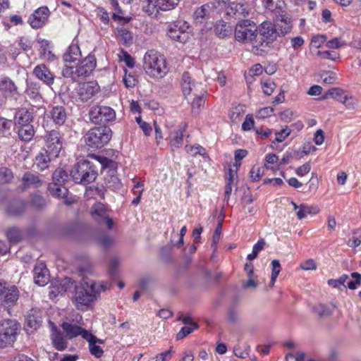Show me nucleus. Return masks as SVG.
Returning <instances> with one entry per match:
<instances>
[{
  "mask_svg": "<svg viewBox=\"0 0 361 361\" xmlns=\"http://www.w3.org/2000/svg\"><path fill=\"white\" fill-rule=\"evenodd\" d=\"M173 353V351L170 348L169 350L157 355L156 357V361L169 360L172 357Z\"/></svg>",
  "mask_w": 361,
  "mask_h": 361,
  "instance_id": "obj_64",
  "label": "nucleus"
},
{
  "mask_svg": "<svg viewBox=\"0 0 361 361\" xmlns=\"http://www.w3.org/2000/svg\"><path fill=\"white\" fill-rule=\"evenodd\" d=\"M345 91L339 87H333L329 89L327 92L322 97V99H326L330 97L341 102L343 97H345Z\"/></svg>",
  "mask_w": 361,
  "mask_h": 361,
  "instance_id": "obj_37",
  "label": "nucleus"
},
{
  "mask_svg": "<svg viewBox=\"0 0 361 361\" xmlns=\"http://www.w3.org/2000/svg\"><path fill=\"white\" fill-rule=\"evenodd\" d=\"M271 267H272V271H271V276L270 279V284L271 286H274L276 280L281 270V264L279 263V261L277 259H274L271 261Z\"/></svg>",
  "mask_w": 361,
  "mask_h": 361,
  "instance_id": "obj_42",
  "label": "nucleus"
},
{
  "mask_svg": "<svg viewBox=\"0 0 361 361\" xmlns=\"http://www.w3.org/2000/svg\"><path fill=\"white\" fill-rule=\"evenodd\" d=\"M20 328V324L13 319L0 322V348L10 346L16 342Z\"/></svg>",
  "mask_w": 361,
  "mask_h": 361,
  "instance_id": "obj_5",
  "label": "nucleus"
},
{
  "mask_svg": "<svg viewBox=\"0 0 361 361\" xmlns=\"http://www.w3.org/2000/svg\"><path fill=\"white\" fill-rule=\"evenodd\" d=\"M181 87L185 97L190 94L196 95L200 90H203L202 83L195 82L188 72L183 73Z\"/></svg>",
  "mask_w": 361,
  "mask_h": 361,
  "instance_id": "obj_13",
  "label": "nucleus"
},
{
  "mask_svg": "<svg viewBox=\"0 0 361 361\" xmlns=\"http://www.w3.org/2000/svg\"><path fill=\"white\" fill-rule=\"evenodd\" d=\"M214 12L215 9L212 5L204 4L195 11L193 13L194 22L197 25L206 23L213 18Z\"/></svg>",
  "mask_w": 361,
  "mask_h": 361,
  "instance_id": "obj_17",
  "label": "nucleus"
},
{
  "mask_svg": "<svg viewBox=\"0 0 361 361\" xmlns=\"http://www.w3.org/2000/svg\"><path fill=\"white\" fill-rule=\"evenodd\" d=\"M198 327V324H192V326H185L182 327L180 331L177 334L176 338L178 340L183 338Z\"/></svg>",
  "mask_w": 361,
  "mask_h": 361,
  "instance_id": "obj_47",
  "label": "nucleus"
},
{
  "mask_svg": "<svg viewBox=\"0 0 361 361\" xmlns=\"http://www.w3.org/2000/svg\"><path fill=\"white\" fill-rule=\"evenodd\" d=\"M345 44L344 40L341 37H335L326 42V47L329 49H339Z\"/></svg>",
  "mask_w": 361,
  "mask_h": 361,
  "instance_id": "obj_50",
  "label": "nucleus"
},
{
  "mask_svg": "<svg viewBox=\"0 0 361 361\" xmlns=\"http://www.w3.org/2000/svg\"><path fill=\"white\" fill-rule=\"evenodd\" d=\"M13 173L6 168L0 169V183H9L13 178Z\"/></svg>",
  "mask_w": 361,
  "mask_h": 361,
  "instance_id": "obj_49",
  "label": "nucleus"
},
{
  "mask_svg": "<svg viewBox=\"0 0 361 361\" xmlns=\"http://www.w3.org/2000/svg\"><path fill=\"white\" fill-rule=\"evenodd\" d=\"M14 118L16 124L20 127L24 125H30L33 120V115L26 108H21L16 111Z\"/></svg>",
  "mask_w": 361,
  "mask_h": 361,
  "instance_id": "obj_28",
  "label": "nucleus"
},
{
  "mask_svg": "<svg viewBox=\"0 0 361 361\" xmlns=\"http://www.w3.org/2000/svg\"><path fill=\"white\" fill-rule=\"evenodd\" d=\"M97 65L96 58L93 55H88L82 61H79L74 66H68L62 70V75L65 78H71L76 80L79 78L90 75Z\"/></svg>",
  "mask_w": 361,
  "mask_h": 361,
  "instance_id": "obj_3",
  "label": "nucleus"
},
{
  "mask_svg": "<svg viewBox=\"0 0 361 361\" xmlns=\"http://www.w3.org/2000/svg\"><path fill=\"white\" fill-rule=\"evenodd\" d=\"M123 80L126 87L128 88L134 87L137 84V79L134 75L126 73Z\"/></svg>",
  "mask_w": 361,
  "mask_h": 361,
  "instance_id": "obj_59",
  "label": "nucleus"
},
{
  "mask_svg": "<svg viewBox=\"0 0 361 361\" xmlns=\"http://www.w3.org/2000/svg\"><path fill=\"white\" fill-rule=\"evenodd\" d=\"M90 120L95 124H105L116 119V111L107 106H94L89 111Z\"/></svg>",
  "mask_w": 361,
  "mask_h": 361,
  "instance_id": "obj_8",
  "label": "nucleus"
},
{
  "mask_svg": "<svg viewBox=\"0 0 361 361\" xmlns=\"http://www.w3.org/2000/svg\"><path fill=\"white\" fill-rule=\"evenodd\" d=\"M264 173V169L262 167L254 166L250 171V176L252 181H258Z\"/></svg>",
  "mask_w": 361,
  "mask_h": 361,
  "instance_id": "obj_51",
  "label": "nucleus"
},
{
  "mask_svg": "<svg viewBox=\"0 0 361 361\" xmlns=\"http://www.w3.org/2000/svg\"><path fill=\"white\" fill-rule=\"evenodd\" d=\"M92 338H85L89 343V349L91 354L96 357L99 358L101 357L104 353L103 350L102 348L99 345H97L96 343L97 342L102 343V341L99 339H97L95 336H94L92 334Z\"/></svg>",
  "mask_w": 361,
  "mask_h": 361,
  "instance_id": "obj_34",
  "label": "nucleus"
},
{
  "mask_svg": "<svg viewBox=\"0 0 361 361\" xmlns=\"http://www.w3.org/2000/svg\"><path fill=\"white\" fill-rule=\"evenodd\" d=\"M50 324L51 326L50 334L51 343L56 350L62 351L68 347L66 336H64L63 331H61L54 323L50 322Z\"/></svg>",
  "mask_w": 361,
  "mask_h": 361,
  "instance_id": "obj_21",
  "label": "nucleus"
},
{
  "mask_svg": "<svg viewBox=\"0 0 361 361\" xmlns=\"http://www.w3.org/2000/svg\"><path fill=\"white\" fill-rule=\"evenodd\" d=\"M18 134L21 140L25 142L30 141L35 135L32 125H24L18 127Z\"/></svg>",
  "mask_w": 361,
  "mask_h": 361,
  "instance_id": "obj_33",
  "label": "nucleus"
},
{
  "mask_svg": "<svg viewBox=\"0 0 361 361\" xmlns=\"http://www.w3.org/2000/svg\"><path fill=\"white\" fill-rule=\"evenodd\" d=\"M136 121L138 123L140 128H142V130H143L144 133L146 135H149L152 130V128L150 126V125L147 122L142 121L140 117H137Z\"/></svg>",
  "mask_w": 361,
  "mask_h": 361,
  "instance_id": "obj_60",
  "label": "nucleus"
},
{
  "mask_svg": "<svg viewBox=\"0 0 361 361\" xmlns=\"http://www.w3.org/2000/svg\"><path fill=\"white\" fill-rule=\"evenodd\" d=\"M42 185V180L37 173L26 172L22 178V185L23 189L28 188H38Z\"/></svg>",
  "mask_w": 361,
  "mask_h": 361,
  "instance_id": "obj_30",
  "label": "nucleus"
},
{
  "mask_svg": "<svg viewBox=\"0 0 361 361\" xmlns=\"http://www.w3.org/2000/svg\"><path fill=\"white\" fill-rule=\"evenodd\" d=\"M68 173L63 169H56L53 173V183L58 185H63L68 180Z\"/></svg>",
  "mask_w": 361,
  "mask_h": 361,
  "instance_id": "obj_41",
  "label": "nucleus"
},
{
  "mask_svg": "<svg viewBox=\"0 0 361 361\" xmlns=\"http://www.w3.org/2000/svg\"><path fill=\"white\" fill-rule=\"evenodd\" d=\"M90 214L92 218L99 224H105L108 229H111L114 226L113 219L109 218L106 206L97 202L90 208Z\"/></svg>",
  "mask_w": 361,
  "mask_h": 361,
  "instance_id": "obj_11",
  "label": "nucleus"
},
{
  "mask_svg": "<svg viewBox=\"0 0 361 361\" xmlns=\"http://www.w3.org/2000/svg\"><path fill=\"white\" fill-rule=\"evenodd\" d=\"M319 211V208L317 206L300 204V209L297 212V216L299 219H302L305 218L307 214H317Z\"/></svg>",
  "mask_w": 361,
  "mask_h": 361,
  "instance_id": "obj_36",
  "label": "nucleus"
},
{
  "mask_svg": "<svg viewBox=\"0 0 361 361\" xmlns=\"http://www.w3.org/2000/svg\"><path fill=\"white\" fill-rule=\"evenodd\" d=\"M180 0H155L154 6L161 11H170L173 9Z\"/></svg>",
  "mask_w": 361,
  "mask_h": 361,
  "instance_id": "obj_38",
  "label": "nucleus"
},
{
  "mask_svg": "<svg viewBox=\"0 0 361 361\" xmlns=\"http://www.w3.org/2000/svg\"><path fill=\"white\" fill-rule=\"evenodd\" d=\"M32 74L49 87L54 83L55 76L54 73L44 63L36 66L33 68Z\"/></svg>",
  "mask_w": 361,
  "mask_h": 361,
  "instance_id": "obj_19",
  "label": "nucleus"
},
{
  "mask_svg": "<svg viewBox=\"0 0 361 361\" xmlns=\"http://www.w3.org/2000/svg\"><path fill=\"white\" fill-rule=\"evenodd\" d=\"M240 164H236L235 165V169H229L228 172L226 173V180L227 183H233L237 178V171Z\"/></svg>",
  "mask_w": 361,
  "mask_h": 361,
  "instance_id": "obj_56",
  "label": "nucleus"
},
{
  "mask_svg": "<svg viewBox=\"0 0 361 361\" xmlns=\"http://www.w3.org/2000/svg\"><path fill=\"white\" fill-rule=\"evenodd\" d=\"M4 294L1 300L8 307L13 306L17 302L19 294L17 288L14 286L6 288L4 286Z\"/></svg>",
  "mask_w": 361,
  "mask_h": 361,
  "instance_id": "obj_27",
  "label": "nucleus"
},
{
  "mask_svg": "<svg viewBox=\"0 0 361 361\" xmlns=\"http://www.w3.org/2000/svg\"><path fill=\"white\" fill-rule=\"evenodd\" d=\"M32 204L37 209H42L46 205L45 199L39 195H34L31 198Z\"/></svg>",
  "mask_w": 361,
  "mask_h": 361,
  "instance_id": "obj_54",
  "label": "nucleus"
},
{
  "mask_svg": "<svg viewBox=\"0 0 361 361\" xmlns=\"http://www.w3.org/2000/svg\"><path fill=\"white\" fill-rule=\"evenodd\" d=\"M183 132L180 130L174 131L171 135L170 143L173 147H178L183 143Z\"/></svg>",
  "mask_w": 361,
  "mask_h": 361,
  "instance_id": "obj_43",
  "label": "nucleus"
},
{
  "mask_svg": "<svg viewBox=\"0 0 361 361\" xmlns=\"http://www.w3.org/2000/svg\"><path fill=\"white\" fill-rule=\"evenodd\" d=\"M106 287L103 282L97 283L93 281H84L82 286L76 287L74 300L78 309L88 307L97 299L102 291Z\"/></svg>",
  "mask_w": 361,
  "mask_h": 361,
  "instance_id": "obj_1",
  "label": "nucleus"
},
{
  "mask_svg": "<svg viewBox=\"0 0 361 361\" xmlns=\"http://www.w3.org/2000/svg\"><path fill=\"white\" fill-rule=\"evenodd\" d=\"M274 25L276 28L279 36H284L289 33L293 27L290 18L284 12L276 16Z\"/></svg>",
  "mask_w": 361,
  "mask_h": 361,
  "instance_id": "obj_20",
  "label": "nucleus"
},
{
  "mask_svg": "<svg viewBox=\"0 0 361 361\" xmlns=\"http://www.w3.org/2000/svg\"><path fill=\"white\" fill-rule=\"evenodd\" d=\"M49 190L51 194L56 197H65L68 194V189L63 185L51 183L49 185Z\"/></svg>",
  "mask_w": 361,
  "mask_h": 361,
  "instance_id": "obj_39",
  "label": "nucleus"
},
{
  "mask_svg": "<svg viewBox=\"0 0 361 361\" xmlns=\"http://www.w3.org/2000/svg\"><path fill=\"white\" fill-rule=\"evenodd\" d=\"M61 328L68 339H73L80 335L84 339L92 338V334L82 327L71 322H63Z\"/></svg>",
  "mask_w": 361,
  "mask_h": 361,
  "instance_id": "obj_14",
  "label": "nucleus"
},
{
  "mask_svg": "<svg viewBox=\"0 0 361 361\" xmlns=\"http://www.w3.org/2000/svg\"><path fill=\"white\" fill-rule=\"evenodd\" d=\"M25 209V204L21 200H15L9 204L6 212L8 214L13 216H20Z\"/></svg>",
  "mask_w": 361,
  "mask_h": 361,
  "instance_id": "obj_32",
  "label": "nucleus"
},
{
  "mask_svg": "<svg viewBox=\"0 0 361 361\" xmlns=\"http://www.w3.org/2000/svg\"><path fill=\"white\" fill-rule=\"evenodd\" d=\"M71 176L75 183L87 185L96 179L97 169L91 161L82 160L75 165L71 171Z\"/></svg>",
  "mask_w": 361,
  "mask_h": 361,
  "instance_id": "obj_4",
  "label": "nucleus"
},
{
  "mask_svg": "<svg viewBox=\"0 0 361 361\" xmlns=\"http://www.w3.org/2000/svg\"><path fill=\"white\" fill-rule=\"evenodd\" d=\"M40 85L35 81L27 80L25 94L26 97L35 102H39L42 99L40 94Z\"/></svg>",
  "mask_w": 361,
  "mask_h": 361,
  "instance_id": "obj_26",
  "label": "nucleus"
},
{
  "mask_svg": "<svg viewBox=\"0 0 361 361\" xmlns=\"http://www.w3.org/2000/svg\"><path fill=\"white\" fill-rule=\"evenodd\" d=\"M259 34L262 37L263 42L267 44L273 42L279 36L276 28L270 22H263L259 28Z\"/></svg>",
  "mask_w": 361,
  "mask_h": 361,
  "instance_id": "obj_23",
  "label": "nucleus"
},
{
  "mask_svg": "<svg viewBox=\"0 0 361 361\" xmlns=\"http://www.w3.org/2000/svg\"><path fill=\"white\" fill-rule=\"evenodd\" d=\"M75 286L76 287L74 281L70 278H65L61 281H56L49 287V298L54 299L59 295H63Z\"/></svg>",
  "mask_w": 361,
  "mask_h": 361,
  "instance_id": "obj_18",
  "label": "nucleus"
},
{
  "mask_svg": "<svg viewBox=\"0 0 361 361\" xmlns=\"http://www.w3.org/2000/svg\"><path fill=\"white\" fill-rule=\"evenodd\" d=\"M0 92L4 95L0 99V106L6 104V97H12L18 94V87L14 82L8 77L0 78Z\"/></svg>",
  "mask_w": 361,
  "mask_h": 361,
  "instance_id": "obj_15",
  "label": "nucleus"
},
{
  "mask_svg": "<svg viewBox=\"0 0 361 361\" xmlns=\"http://www.w3.org/2000/svg\"><path fill=\"white\" fill-rule=\"evenodd\" d=\"M49 15L50 11L48 7L41 6L29 17L28 23L32 28H40L45 25Z\"/></svg>",
  "mask_w": 361,
  "mask_h": 361,
  "instance_id": "obj_16",
  "label": "nucleus"
},
{
  "mask_svg": "<svg viewBox=\"0 0 361 361\" xmlns=\"http://www.w3.org/2000/svg\"><path fill=\"white\" fill-rule=\"evenodd\" d=\"M203 90H200L192 101V107L193 109H199L204 104V99L203 98Z\"/></svg>",
  "mask_w": 361,
  "mask_h": 361,
  "instance_id": "obj_52",
  "label": "nucleus"
},
{
  "mask_svg": "<svg viewBox=\"0 0 361 361\" xmlns=\"http://www.w3.org/2000/svg\"><path fill=\"white\" fill-rule=\"evenodd\" d=\"M226 13L231 17L241 18L249 15L250 9L246 4L233 2L228 6Z\"/></svg>",
  "mask_w": 361,
  "mask_h": 361,
  "instance_id": "obj_25",
  "label": "nucleus"
},
{
  "mask_svg": "<svg viewBox=\"0 0 361 361\" xmlns=\"http://www.w3.org/2000/svg\"><path fill=\"white\" fill-rule=\"evenodd\" d=\"M52 155L45 149H42L35 159V165L40 171H44L49 167Z\"/></svg>",
  "mask_w": 361,
  "mask_h": 361,
  "instance_id": "obj_31",
  "label": "nucleus"
},
{
  "mask_svg": "<svg viewBox=\"0 0 361 361\" xmlns=\"http://www.w3.org/2000/svg\"><path fill=\"white\" fill-rule=\"evenodd\" d=\"M12 125V121L0 117V136H4L8 132Z\"/></svg>",
  "mask_w": 361,
  "mask_h": 361,
  "instance_id": "obj_53",
  "label": "nucleus"
},
{
  "mask_svg": "<svg viewBox=\"0 0 361 361\" xmlns=\"http://www.w3.org/2000/svg\"><path fill=\"white\" fill-rule=\"evenodd\" d=\"M104 181L106 187L113 190H119L122 187L121 180L114 174V171H111V173L105 177Z\"/></svg>",
  "mask_w": 361,
  "mask_h": 361,
  "instance_id": "obj_35",
  "label": "nucleus"
},
{
  "mask_svg": "<svg viewBox=\"0 0 361 361\" xmlns=\"http://www.w3.org/2000/svg\"><path fill=\"white\" fill-rule=\"evenodd\" d=\"M80 47L77 44H71L63 56V68L74 66L80 61Z\"/></svg>",
  "mask_w": 361,
  "mask_h": 361,
  "instance_id": "obj_22",
  "label": "nucleus"
},
{
  "mask_svg": "<svg viewBox=\"0 0 361 361\" xmlns=\"http://www.w3.org/2000/svg\"><path fill=\"white\" fill-rule=\"evenodd\" d=\"M118 34L126 44L131 42L133 37L131 32L129 30L126 28H121L118 30Z\"/></svg>",
  "mask_w": 361,
  "mask_h": 361,
  "instance_id": "obj_61",
  "label": "nucleus"
},
{
  "mask_svg": "<svg viewBox=\"0 0 361 361\" xmlns=\"http://www.w3.org/2000/svg\"><path fill=\"white\" fill-rule=\"evenodd\" d=\"M313 310L319 317H327L331 314V310L324 304H318L313 307Z\"/></svg>",
  "mask_w": 361,
  "mask_h": 361,
  "instance_id": "obj_46",
  "label": "nucleus"
},
{
  "mask_svg": "<svg viewBox=\"0 0 361 361\" xmlns=\"http://www.w3.org/2000/svg\"><path fill=\"white\" fill-rule=\"evenodd\" d=\"M45 149L54 157H58L63 148V138L59 131H48L44 137Z\"/></svg>",
  "mask_w": 361,
  "mask_h": 361,
  "instance_id": "obj_10",
  "label": "nucleus"
},
{
  "mask_svg": "<svg viewBox=\"0 0 361 361\" xmlns=\"http://www.w3.org/2000/svg\"><path fill=\"white\" fill-rule=\"evenodd\" d=\"M49 116L55 124L61 126L65 123L67 118V114L64 107L62 106H56L53 107L49 112Z\"/></svg>",
  "mask_w": 361,
  "mask_h": 361,
  "instance_id": "obj_29",
  "label": "nucleus"
},
{
  "mask_svg": "<svg viewBox=\"0 0 361 361\" xmlns=\"http://www.w3.org/2000/svg\"><path fill=\"white\" fill-rule=\"evenodd\" d=\"M111 137V129L102 126L90 129L85 136V141L90 147L99 149L107 144Z\"/></svg>",
  "mask_w": 361,
  "mask_h": 361,
  "instance_id": "obj_6",
  "label": "nucleus"
},
{
  "mask_svg": "<svg viewBox=\"0 0 361 361\" xmlns=\"http://www.w3.org/2000/svg\"><path fill=\"white\" fill-rule=\"evenodd\" d=\"M290 134V129L288 126H286L281 131L275 133V142H282Z\"/></svg>",
  "mask_w": 361,
  "mask_h": 361,
  "instance_id": "obj_55",
  "label": "nucleus"
},
{
  "mask_svg": "<svg viewBox=\"0 0 361 361\" xmlns=\"http://www.w3.org/2000/svg\"><path fill=\"white\" fill-rule=\"evenodd\" d=\"M341 103L343 104L345 106L346 109L350 110H353L356 107V103L355 102V99L351 96H349L348 94H346L345 97H343V99Z\"/></svg>",
  "mask_w": 361,
  "mask_h": 361,
  "instance_id": "obj_62",
  "label": "nucleus"
},
{
  "mask_svg": "<svg viewBox=\"0 0 361 361\" xmlns=\"http://www.w3.org/2000/svg\"><path fill=\"white\" fill-rule=\"evenodd\" d=\"M99 87L94 81L80 83L76 89V93L80 100L87 102L98 93Z\"/></svg>",
  "mask_w": 361,
  "mask_h": 361,
  "instance_id": "obj_12",
  "label": "nucleus"
},
{
  "mask_svg": "<svg viewBox=\"0 0 361 361\" xmlns=\"http://www.w3.org/2000/svg\"><path fill=\"white\" fill-rule=\"evenodd\" d=\"M34 281L40 286L46 285L49 280V270L44 263H38L34 268Z\"/></svg>",
  "mask_w": 361,
  "mask_h": 361,
  "instance_id": "obj_24",
  "label": "nucleus"
},
{
  "mask_svg": "<svg viewBox=\"0 0 361 361\" xmlns=\"http://www.w3.org/2000/svg\"><path fill=\"white\" fill-rule=\"evenodd\" d=\"M143 68L149 76L157 79L163 78L169 71L164 56L153 51L145 54Z\"/></svg>",
  "mask_w": 361,
  "mask_h": 361,
  "instance_id": "obj_2",
  "label": "nucleus"
},
{
  "mask_svg": "<svg viewBox=\"0 0 361 361\" xmlns=\"http://www.w3.org/2000/svg\"><path fill=\"white\" fill-rule=\"evenodd\" d=\"M275 87V83L271 80L262 82V88L264 93L267 95H271Z\"/></svg>",
  "mask_w": 361,
  "mask_h": 361,
  "instance_id": "obj_57",
  "label": "nucleus"
},
{
  "mask_svg": "<svg viewBox=\"0 0 361 361\" xmlns=\"http://www.w3.org/2000/svg\"><path fill=\"white\" fill-rule=\"evenodd\" d=\"M321 78L324 83L334 84L336 80V75L332 71H323L321 73Z\"/></svg>",
  "mask_w": 361,
  "mask_h": 361,
  "instance_id": "obj_48",
  "label": "nucleus"
},
{
  "mask_svg": "<svg viewBox=\"0 0 361 361\" xmlns=\"http://www.w3.org/2000/svg\"><path fill=\"white\" fill-rule=\"evenodd\" d=\"M351 276L355 280L350 281L348 283V287L351 290H355L357 288V285L361 283V274L357 272H353L351 274Z\"/></svg>",
  "mask_w": 361,
  "mask_h": 361,
  "instance_id": "obj_58",
  "label": "nucleus"
},
{
  "mask_svg": "<svg viewBox=\"0 0 361 361\" xmlns=\"http://www.w3.org/2000/svg\"><path fill=\"white\" fill-rule=\"evenodd\" d=\"M6 235L8 240L12 243L19 242L21 238L20 231L16 228H9L6 232Z\"/></svg>",
  "mask_w": 361,
  "mask_h": 361,
  "instance_id": "obj_44",
  "label": "nucleus"
},
{
  "mask_svg": "<svg viewBox=\"0 0 361 361\" xmlns=\"http://www.w3.org/2000/svg\"><path fill=\"white\" fill-rule=\"evenodd\" d=\"M348 279V276L347 274H343L338 279H329L327 283L333 288H340L341 286H345V283Z\"/></svg>",
  "mask_w": 361,
  "mask_h": 361,
  "instance_id": "obj_45",
  "label": "nucleus"
},
{
  "mask_svg": "<svg viewBox=\"0 0 361 361\" xmlns=\"http://www.w3.org/2000/svg\"><path fill=\"white\" fill-rule=\"evenodd\" d=\"M188 29L189 25L187 22L183 20L175 21L168 25L166 35L172 40L184 43L189 38Z\"/></svg>",
  "mask_w": 361,
  "mask_h": 361,
  "instance_id": "obj_9",
  "label": "nucleus"
},
{
  "mask_svg": "<svg viewBox=\"0 0 361 361\" xmlns=\"http://www.w3.org/2000/svg\"><path fill=\"white\" fill-rule=\"evenodd\" d=\"M254 119L251 114H247L245 117L244 122L242 124V129L243 130H250L254 126Z\"/></svg>",
  "mask_w": 361,
  "mask_h": 361,
  "instance_id": "obj_63",
  "label": "nucleus"
},
{
  "mask_svg": "<svg viewBox=\"0 0 361 361\" xmlns=\"http://www.w3.org/2000/svg\"><path fill=\"white\" fill-rule=\"evenodd\" d=\"M257 36V27L255 23L250 20H240L235 25V38L238 42L243 43L251 42Z\"/></svg>",
  "mask_w": 361,
  "mask_h": 361,
  "instance_id": "obj_7",
  "label": "nucleus"
},
{
  "mask_svg": "<svg viewBox=\"0 0 361 361\" xmlns=\"http://www.w3.org/2000/svg\"><path fill=\"white\" fill-rule=\"evenodd\" d=\"M215 32L221 38L228 36L231 33V27L224 21H219L215 25Z\"/></svg>",
  "mask_w": 361,
  "mask_h": 361,
  "instance_id": "obj_40",
  "label": "nucleus"
}]
</instances>
